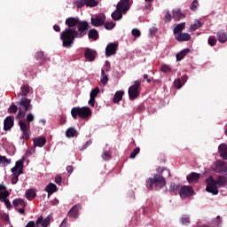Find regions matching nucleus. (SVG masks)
<instances>
[{
  "instance_id": "a211bd4d",
  "label": "nucleus",
  "mask_w": 227,
  "mask_h": 227,
  "mask_svg": "<svg viewBox=\"0 0 227 227\" xmlns=\"http://www.w3.org/2000/svg\"><path fill=\"white\" fill-rule=\"evenodd\" d=\"M186 180L188 184H198L200 180V174L192 172L187 176Z\"/></svg>"
},
{
  "instance_id": "680f3d73",
  "label": "nucleus",
  "mask_w": 227,
  "mask_h": 227,
  "mask_svg": "<svg viewBox=\"0 0 227 227\" xmlns=\"http://www.w3.org/2000/svg\"><path fill=\"white\" fill-rule=\"evenodd\" d=\"M35 58H36V59H42V58H43V51L36 52Z\"/></svg>"
},
{
  "instance_id": "2eb2a0df",
  "label": "nucleus",
  "mask_w": 227,
  "mask_h": 227,
  "mask_svg": "<svg viewBox=\"0 0 227 227\" xmlns=\"http://www.w3.org/2000/svg\"><path fill=\"white\" fill-rule=\"evenodd\" d=\"M79 210H81V204H75L68 211L67 216L77 219V217H79Z\"/></svg>"
},
{
  "instance_id": "6e6d98bb",
  "label": "nucleus",
  "mask_w": 227,
  "mask_h": 227,
  "mask_svg": "<svg viewBox=\"0 0 227 227\" xmlns=\"http://www.w3.org/2000/svg\"><path fill=\"white\" fill-rule=\"evenodd\" d=\"M160 70H161V72H164L166 74L168 72H171V67H169V66L163 65V66H161Z\"/></svg>"
},
{
  "instance_id": "a19ab883",
  "label": "nucleus",
  "mask_w": 227,
  "mask_h": 227,
  "mask_svg": "<svg viewBox=\"0 0 227 227\" xmlns=\"http://www.w3.org/2000/svg\"><path fill=\"white\" fill-rule=\"evenodd\" d=\"M8 196H10V192L5 190L4 192H0V201H4V200H6L8 198Z\"/></svg>"
},
{
  "instance_id": "1a4fd4ad",
  "label": "nucleus",
  "mask_w": 227,
  "mask_h": 227,
  "mask_svg": "<svg viewBox=\"0 0 227 227\" xmlns=\"http://www.w3.org/2000/svg\"><path fill=\"white\" fill-rule=\"evenodd\" d=\"M90 22L95 27H100V26H104V24H106V14L100 13L95 18H91Z\"/></svg>"
},
{
  "instance_id": "72a5a7b5",
  "label": "nucleus",
  "mask_w": 227,
  "mask_h": 227,
  "mask_svg": "<svg viewBox=\"0 0 227 227\" xmlns=\"http://www.w3.org/2000/svg\"><path fill=\"white\" fill-rule=\"evenodd\" d=\"M13 207H22L23 208H26V202H24V200L22 199H16L12 201Z\"/></svg>"
},
{
  "instance_id": "4468645a",
  "label": "nucleus",
  "mask_w": 227,
  "mask_h": 227,
  "mask_svg": "<svg viewBox=\"0 0 227 227\" xmlns=\"http://www.w3.org/2000/svg\"><path fill=\"white\" fill-rule=\"evenodd\" d=\"M81 20L79 18L69 17L66 20V26L67 29H75V26H79Z\"/></svg>"
},
{
  "instance_id": "473e14b6",
  "label": "nucleus",
  "mask_w": 227,
  "mask_h": 227,
  "mask_svg": "<svg viewBox=\"0 0 227 227\" xmlns=\"http://www.w3.org/2000/svg\"><path fill=\"white\" fill-rule=\"evenodd\" d=\"M89 38L91 40H98V31H97L95 28H91L89 31Z\"/></svg>"
},
{
  "instance_id": "7c9ffc66",
  "label": "nucleus",
  "mask_w": 227,
  "mask_h": 227,
  "mask_svg": "<svg viewBox=\"0 0 227 227\" xmlns=\"http://www.w3.org/2000/svg\"><path fill=\"white\" fill-rule=\"evenodd\" d=\"M20 175H24V172H12V185H15V184H17L19 182V176Z\"/></svg>"
},
{
  "instance_id": "774afa93",
  "label": "nucleus",
  "mask_w": 227,
  "mask_h": 227,
  "mask_svg": "<svg viewBox=\"0 0 227 227\" xmlns=\"http://www.w3.org/2000/svg\"><path fill=\"white\" fill-rule=\"evenodd\" d=\"M18 212L19 214H25L26 210L24 209V207H22V208H19Z\"/></svg>"
},
{
  "instance_id": "f704fd0d",
  "label": "nucleus",
  "mask_w": 227,
  "mask_h": 227,
  "mask_svg": "<svg viewBox=\"0 0 227 227\" xmlns=\"http://www.w3.org/2000/svg\"><path fill=\"white\" fill-rule=\"evenodd\" d=\"M8 164H12V159L6 158V156L0 155V166H8Z\"/></svg>"
},
{
  "instance_id": "09e8293b",
  "label": "nucleus",
  "mask_w": 227,
  "mask_h": 227,
  "mask_svg": "<svg viewBox=\"0 0 227 227\" xmlns=\"http://www.w3.org/2000/svg\"><path fill=\"white\" fill-rule=\"evenodd\" d=\"M199 4H200L198 3V0H194L190 6V10H192V12H196L198 10Z\"/></svg>"
},
{
  "instance_id": "79ce46f5",
  "label": "nucleus",
  "mask_w": 227,
  "mask_h": 227,
  "mask_svg": "<svg viewBox=\"0 0 227 227\" xmlns=\"http://www.w3.org/2000/svg\"><path fill=\"white\" fill-rule=\"evenodd\" d=\"M105 29H107V31H111V29L114 28L115 24L113 21H107L105 22Z\"/></svg>"
},
{
  "instance_id": "aec40b11",
  "label": "nucleus",
  "mask_w": 227,
  "mask_h": 227,
  "mask_svg": "<svg viewBox=\"0 0 227 227\" xmlns=\"http://www.w3.org/2000/svg\"><path fill=\"white\" fill-rule=\"evenodd\" d=\"M13 127V118L12 116H8L4 121V130H10Z\"/></svg>"
},
{
  "instance_id": "20e7f679",
  "label": "nucleus",
  "mask_w": 227,
  "mask_h": 227,
  "mask_svg": "<svg viewBox=\"0 0 227 227\" xmlns=\"http://www.w3.org/2000/svg\"><path fill=\"white\" fill-rule=\"evenodd\" d=\"M91 108L88 106H75L71 109V116L74 120H77V117L82 118V120H86L91 116Z\"/></svg>"
},
{
  "instance_id": "9d476101",
  "label": "nucleus",
  "mask_w": 227,
  "mask_h": 227,
  "mask_svg": "<svg viewBox=\"0 0 227 227\" xmlns=\"http://www.w3.org/2000/svg\"><path fill=\"white\" fill-rule=\"evenodd\" d=\"M193 192L192 186L184 185L180 188L179 196L182 200H185V198H191Z\"/></svg>"
},
{
  "instance_id": "a878e982",
  "label": "nucleus",
  "mask_w": 227,
  "mask_h": 227,
  "mask_svg": "<svg viewBox=\"0 0 227 227\" xmlns=\"http://www.w3.org/2000/svg\"><path fill=\"white\" fill-rule=\"evenodd\" d=\"M124 93L125 92L123 90L116 91L113 98L114 104H119L120 102H121V98H123Z\"/></svg>"
},
{
  "instance_id": "e2e57ef3",
  "label": "nucleus",
  "mask_w": 227,
  "mask_h": 227,
  "mask_svg": "<svg viewBox=\"0 0 227 227\" xmlns=\"http://www.w3.org/2000/svg\"><path fill=\"white\" fill-rule=\"evenodd\" d=\"M88 104L89 106H91V107H95V98H90Z\"/></svg>"
},
{
  "instance_id": "c03bdc74",
  "label": "nucleus",
  "mask_w": 227,
  "mask_h": 227,
  "mask_svg": "<svg viewBox=\"0 0 227 227\" xmlns=\"http://www.w3.org/2000/svg\"><path fill=\"white\" fill-rule=\"evenodd\" d=\"M111 152L109 151H105L102 154L103 160H111Z\"/></svg>"
},
{
  "instance_id": "f8f14e48",
  "label": "nucleus",
  "mask_w": 227,
  "mask_h": 227,
  "mask_svg": "<svg viewBox=\"0 0 227 227\" xmlns=\"http://www.w3.org/2000/svg\"><path fill=\"white\" fill-rule=\"evenodd\" d=\"M26 158H21L20 160H17L15 166L11 168L12 173H24V162Z\"/></svg>"
},
{
  "instance_id": "ddd939ff",
  "label": "nucleus",
  "mask_w": 227,
  "mask_h": 227,
  "mask_svg": "<svg viewBox=\"0 0 227 227\" xmlns=\"http://www.w3.org/2000/svg\"><path fill=\"white\" fill-rule=\"evenodd\" d=\"M116 49H118V43H108V45L106 48V58H109L110 56L116 54Z\"/></svg>"
},
{
  "instance_id": "69168bd1",
  "label": "nucleus",
  "mask_w": 227,
  "mask_h": 227,
  "mask_svg": "<svg viewBox=\"0 0 227 227\" xmlns=\"http://www.w3.org/2000/svg\"><path fill=\"white\" fill-rule=\"evenodd\" d=\"M53 29L56 31V33H59V31H61V27H59L58 25H54Z\"/></svg>"
},
{
  "instance_id": "4c0bfd02",
  "label": "nucleus",
  "mask_w": 227,
  "mask_h": 227,
  "mask_svg": "<svg viewBox=\"0 0 227 227\" xmlns=\"http://www.w3.org/2000/svg\"><path fill=\"white\" fill-rule=\"evenodd\" d=\"M208 45L211 47H214L215 43H217V39L215 38V35H210L207 40Z\"/></svg>"
},
{
  "instance_id": "412c9836",
  "label": "nucleus",
  "mask_w": 227,
  "mask_h": 227,
  "mask_svg": "<svg viewBox=\"0 0 227 227\" xmlns=\"http://www.w3.org/2000/svg\"><path fill=\"white\" fill-rule=\"evenodd\" d=\"M46 192H48V196L54 194V192H58V186L54 184V183H50L44 189Z\"/></svg>"
},
{
  "instance_id": "9b49d317",
  "label": "nucleus",
  "mask_w": 227,
  "mask_h": 227,
  "mask_svg": "<svg viewBox=\"0 0 227 227\" xmlns=\"http://www.w3.org/2000/svg\"><path fill=\"white\" fill-rule=\"evenodd\" d=\"M130 6H132V2H130V0H120L116 7L121 12L127 13L130 10Z\"/></svg>"
},
{
  "instance_id": "e433bc0d",
  "label": "nucleus",
  "mask_w": 227,
  "mask_h": 227,
  "mask_svg": "<svg viewBox=\"0 0 227 227\" xmlns=\"http://www.w3.org/2000/svg\"><path fill=\"white\" fill-rule=\"evenodd\" d=\"M200 27H201V21L196 20L194 24L190 27V31H196V29H200Z\"/></svg>"
},
{
  "instance_id": "49530a36",
  "label": "nucleus",
  "mask_w": 227,
  "mask_h": 227,
  "mask_svg": "<svg viewBox=\"0 0 227 227\" xmlns=\"http://www.w3.org/2000/svg\"><path fill=\"white\" fill-rule=\"evenodd\" d=\"M98 93H100V89H98V87H96L94 90H91L90 97L91 98H95L97 95H98Z\"/></svg>"
},
{
  "instance_id": "f03ea898",
  "label": "nucleus",
  "mask_w": 227,
  "mask_h": 227,
  "mask_svg": "<svg viewBox=\"0 0 227 227\" xmlns=\"http://www.w3.org/2000/svg\"><path fill=\"white\" fill-rule=\"evenodd\" d=\"M157 173L153 176L155 190L160 191L166 186V178L164 176H171V172L166 168H158Z\"/></svg>"
},
{
  "instance_id": "bf43d9fd",
  "label": "nucleus",
  "mask_w": 227,
  "mask_h": 227,
  "mask_svg": "<svg viewBox=\"0 0 227 227\" xmlns=\"http://www.w3.org/2000/svg\"><path fill=\"white\" fill-rule=\"evenodd\" d=\"M61 182H63V177H61V176H56V177H55V184L59 185L61 184Z\"/></svg>"
},
{
  "instance_id": "c756f323",
  "label": "nucleus",
  "mask_w": 227,
  "mask_h": 227,
  "mask_svg": "<svg viewBox=\"0 0 227 227\" xmlns=\"http://www.w3.org/2000/svg\"><path fill=\"white\" fill-rule=\"evenodd\" d=\"M26 198L29 200V201L35 200L36 198V192H35L33 189H28L26 192Z\"/></svg>"
},
{
  "instance_id": "603ef678",
  "label": "nucleus",
  "mask_w": 227,
  "mask_h": 227,
  "mask_svg": "<svg viewBox=\"0 0 227 227\" xmlns=\"http://www.w3.org/2000/svg\"><path fill=\"white\" fill-rule=\"evenodd\" d=\"M2 203H4V205L6 206V207L9 210H10V208H13V206H12V203L10 202V200L8 199L2 200Z\"/></svg>"
},
{
  "instance_id": "ea45409f",
  "label": "nucleus",
  "mask_w": 227,
  "mask_h": 227,
  "mask_svg": "<svg viewBox=\"0 0 227 227\" xmlns=\"http://www.w3.org/2000/svg\"><path fill=\"white\" fill-rule=\"evenodd\" d=\"M19 111V107L15 104H12L8 108V113L12 114H15Z\"/></svg>"
},
{
  "instance_id": "7ed1b4c3",
  "label": "nucleus",
  "mask_w": 227,
  "mask_h": 227,
  "mask_svg": "<svg viewBox=\"0 0 227 227\" xmlns=\"http://www.w3.org/2000/svg\"><path fill=\"white\" fill-rule=\"evenodd\" d=\"M206 182L207 184L206 187L207 192H210L211 194H214L215 196L219 194V190L217 189V185H225L227 179L226 177L220 176L218 179L215 181L214 180V177L209 176L207 179H206Z\"/></svg>"
},
{
  "instance_id": "5fc2aeb1",
  "label": "nucleus",
  "mask_w": 227,
  "mask_h": 227,
  "mask_svg": "<svg viewBox=\"0 0 227 227\" xmlns=\"http://www.w3.org/2000/svg\"><path fill=\"white\" fill-rule=\"evenodd\" d=\"M26 120L27 123H31V121H34L35 120V115H33V114H27Z\"/></svg>"
},
{
  "instance_id": "b1692460",
  "label": "nucleus",
  "mask_w": 227,
  "mask_h": 227,
  "mask_svg": "<svg viewBox=\"0 0 227 227\" xmlns=\"http://www.w3.org/2000/svg\"><path fill=\"white\" fill-rule=\"evenodd\" d=\"M21 92L18 93L17 97L18 98H20V97L26 98L27 97V94L29 93L30 87L29 85H22L21 88Z\"/></svg>"
},
{
  "instance_id": "6e6552de",
  "label": "nucleus",
  "mask_w": 227,
  "mask_h": 227,
  "mask_svg": "<svg viewBox=\"0 0 227 227\" xmlns=\"http://www.w3.org/2000/svg\"><path fill=\"white\" fill-rule=\"evenodd\" d=\"M76 7L78 9L84 8H95V6H98V1L97 0H76L75 1Z\"/></svg>"
},
{
  "instance_id": "37998d69",
  "label": "nucleus",
  "mask_w": 227,
  "mask_h": 227,
  "mask_svg": "<svg viewBox=\"0 0 227 227\" xmlns=\"http://www.w3.org/2000/svg\"><path fill=\"white\" fill-rule=\"evenodd\" d=\"M141 149L139 147H136L133 152L129 155V159H136V156L138 155Z\"/></svg>"
},
{
  "instance_id": "864d4df0",
  "label": "nucleus",
  "mask_w": 227,
  "mask_h": 227,
  "mask_svg": "<svg viewBox=\"0 0 227 227\" xmlns=\"http://www.w3.org/2000/svg\"><path fill=\"white\" fill-rule=\"evenodd\" d=\"M164 21L165 22H170L171 21V12H169V11L166 12V15L164 17Z\"/></svg>"
},
{
  "instance_id": "f257e3e1",
  "label": "nucleus",
  "mask_w": 227,
  "mask_h": 227,
  "mask_svg": "<svg viewBox=\"0 0 227 227\" xmlns=\"http://www.w3.org/2000/svg\"><path fill=\"white\" fill-rule=\"evenodd\" d=\"M90 29V24L88 21L82 20L79 21L77 29L75 28H66L60 34V40L62 41V45L66 49H70L75 42V38H82L86 36L88 30Z\"/></svg>"
},
{
  "instance_id": "bb28decb",
  "label": "nucleus",
  "mask_w": 227,
  "mask_h": 227,
  "mask_svg": "<svg viewBox=\"0 0 227 227\" xmlns=\"http://www.w3.org/2000/svg\"><path fill=\"white\" fill-rule=\"evenodd\" d=\"M123 13L124 12L116 7V10L112 12L113 20H121V19H123Z\"/></svg>"
},
{
  "instance_id": "c85d7f7f",
  "label": "nucleus",
  "mask_w": 227,
  "mask_h": 227,
  "mask_svg": "<svg viewBox=\"0 0 227 227\" xmlns=\"http://www.w3.org/2000/svg\"><path fill=\"white\" fill-rule=\"evenodd\" d=\"M184 29H185V23H179L177 26H176L174 28L175 38L176 35H181Z\"/></svg>"
},
{
  "instance_id": "423d86ee",
  "label": "nucleus",
  "mask_w": 227,
  "mask_h": 227,
  "mask_svg": "<svg viewBox=\"0 0 227 227\" xmlns=\"http://www.w3.org/2000/svg\"><path fill=\"white\" fill-rule=\"evenodd\" d=\"M141 82L135 81L134 84L129 88L128 93L130 100H136L141 94Z\"/></svg>"
},
{
  "instance_id": "13d9d810",
  "label": "nucleus",
  "mask_w": 227,
  "mask_h": 227,
  "mask_svg": "<svg viewBox=\"0 0 227 227\" xmlns=\"http://www.w3.org/2000/svg\"><path fill=\"white\" fill-rule=\"evenodd\" d=\"M91 143H93V141L88 140L85 143V145L80 149V152H82V150H86V148H88V146L91 145Z\"/></svg>"
},
{
  "instance_id": "8fccbe9b",
  "label": "nucleus",
  "mask_w": 227,
  "mask_h": 227,
  "mask_svg": "<svg viewBox=\"0 0 227 227\" xmlns=\"http://www.w3.org/2000/svg\"><path fill=\"white\" fill-rule=\"evenodd\" d=\"M131 33L135 36V38H139V36H141V32L137 28H133Z\"/></svg>"
},
{
  "instance_id": "052dcab7",
  "label": "nucleus",
  "mask_w": 227,
  "mask_h": 227,
  "mask_svg": "<svg viewBox=\"0 0 227 227\" xmlns=\"http://www.w3.org/2000/svg\"><path fill=\"white\" fill-rule=\"evenodd\" d=\"M68 226V218H65L59 227H67Z\"/></svg>"
},
{
  "instance_id": "338daca9",
  "label": "nucleus",
  "mask_w": 227,
  "mask_h": 227,
  "mask_svg": "<svg viewBox=\"0 0 227 227\" xmlns=\"http://www.w3.org/2000/svg\"><path fill=\"white\" fill-rule=\"evenodd\" d=\"M181 82L184 84V82H187V75H183L180 79Z\"/></svg>"
},
{
  "instance_id": "6ab92c4d",
  "label": "nucleus",
  "mask_w": 227,
  "mask_h": 227,
  "mask_svg": "<svg viewBox=\"0 0 227 227\" xmlns=\"http://www.w3.org/2000/svg\"><path fill=\"white\" fill-rule=\"evenodd\" d=\"M34 145L38 146L39 148H42L43 146H45V144L47 143V139L45 137H39L33 139Z\"/></svg>"
},
{
  "instance_id": "c9c22d12",
  "label": "nucleus",
  "mask_w": 227,
  "mask_h": 227,
  "mask_svg": "<svg viewBox=\"0 0 227 227\" xmlns=\"http://www.w3.org/2000/svg\"><path fill=\"white\" fill-rule=\"evenodd\" d=\"M75 134H77V130H75V129H74V128H68L66 130L67 137H74Z\"/></svg>"
},
{
  "instance_id": "a18cd8bd",
  "label": "nucleus",
  "mask_w": 227,
  "mask_h": 227,
  "mask_svg": "<svg viewBox=\"0 0 227 227\" xmlns=\"http://www.w3.org/2000/svg\"><path fill=\"white\" fill-rule=\"evenodd\" d=\"M153 184H155V181L153 178L150 177L146 180V187L147 189H153Z\"/></svg>"
},
{
  "instance_id": "f3484780",
  "label": "nucleus",
  "mask_w": 227,
  "mask_h": 227,
  "mask_svg": "<svg viewBox=\"0 0 227 227\" xmlns=\"http://www.w3.org/2000/svg\"><path fill=\"white\" fill-rule=\"evenodd\" d=\"M172 19H174L176 22H178L181 19H185V14L182 13L180 9H175L172 11Z\"/></svg>"
},
{
  "instance_id": "5701e85b",
  "label": "nucleus",
  "mask_w": 227,
  "mask_h": 227,
  "mask_svg": "<svg viewBox=\"0 0 227 227\" xmlns=\"http://www.w3.org/2000/svg\"><path fill=\"white\" fill-rule=\"evenodd\" d=\"M176 40H177V42H189V40H191V35L188 33L178 34L176 35Z\"/></svg>"
},
{
  "instance_id": "0e129e2a",
  "label": "nucleus",
  "mask_w": 227,
  "mask_h": 227,
  "mask_svg": "<svg viewBox=\"0 0 227 227\" xmlns=\"http://www.w3.org/2000/svg\"><path fill=\"white\" fill-rule=\"evenodd\" d=\"M67 171L69 175H72V173H74V167L73 166H67Z\"/></svg>"
},
{
  "instance_id": "2f4dec72",
  "label": "nucleus",
  "mask_w": 227,
  "mask_h": 227,
  "mask_svg": "<svg viewBox=\"0 0 227 227\" xmlns=\"http://www.w3.org/2000/svg\"><path fill=\"white\" fill-rule=\"evenodd\" d=\"M109 82V78L107 77V74H106V71L101 70V80H100V85L106 86L107 82Z\"/></svg>"
},
{
  "instance_id": "3c124183",
  "label": "nucleus",
  "mask_w": 227,
  "mask_h": 227,
  "mask_svg": "<svg viewBox=\"0 0 227 227\" xmlns=\"http://www.w3.org/2000/svg\"><path fill=\"white\" fill-rule=\"evenodd\" d=\"M174 86H176L177 90H180V88H182V80H180L179 78L176 79L174 81Z\"/></svg>"
},
{
  "instance_id": "39448f33",
  "label": "nucleus",
  "mask_w": 227,
  "mask_h": 227,
  "mask_svg": "<svg viewBox=\"0 0 227 227\" xmlns=\"http://www.w3.org/2000/svg\"><path fill=\"white\" fill-rule=\"evenodd\" d=\"M19 113L17 118H24L27 111L33 109V105H31V99L27 98H22L19 102H17Z\"/></svg>"
},
{
  "instance_id": "4d7b16f0",
  "label": "nucleus",
  "mask_w": 227,
  "mask_h": 227,
  "mask_svg": "<svg viewBox=\"0 0 227 227\" xmlns=\"http://www.w3.org/2000/svg\"><path fill=\"white\" fill-rule=\"evenodd\" d=\"M180 189V185L176 184L175 183H171L170 191H178Z\"/></svg>"
},
{
  "instance_id": "dca6fc26",
  "label": "nucleus",
  "mask_w": 227,
  "mask_h": 227,
  "mask_svg": "<svg viewBox=\"0 0 227 227\" xmlns=\"http://www.w3.org/2000/svg\"><path fill=\"white\" fill-rule=\"evenodd\" d=\"M84 57L88 61H95V58H97V51L87 48L84 52Z\"/></svg>"
},
{
  "instance_id": "58836bf2",
  "label": "nucleus",
  "mask_w": 227,
  "mask_h": 227,
  "mask_svg": "<svg viewBox=\"0 0 227 227\" xmlns=\"http://www.w3.org/2000/svg\"><path fill=\"white\" fill-rule=\"evenodd\" d=\"M221 225V216H216L215 219L211 221V226L212 227H218Z\"/></svg>"
},
{
  "instance_id": "cd10ccee",
  "label": "nucleus",
  "mask_w": 227,
  "mask_h": 227,
  "mask_svg": "<svg viewBox=\"0 0 227 227\" xmlns=\"http://www.w3.org/2000/svg\"><path fill=\"white\" fill-rule=\"evenodd\" d=\"M191 52V49L186 48L183 51H181L179 53L176 54V60L177 61H182L183 59L185 58Z\"/></svg>"
},
{
  "instance_id": "4be33fe9",
  "label": "nucleus",
  "mask_w": 227,
  "mask_h": 227,
  "mask_svg": "<svg viewBox=\"0 0 227 227\" xmlns=\"http://www.w3.org/2000/svg\"><path fill=\"white\" fill-rule=\"evenodd\" d=\"M217 40L220 42V43H226L227 42V34L224 32V30H219L216 33Z\"/></svg>"
},
{
  "instance_id": "393cba45",
  "label": "nucleus",
  "mask_w": 227,
  "mask_h": 227,
  "mask_svg": "<svg viewBox=\"0 0 227 227\" xmlns=\"http://www.w3.org/2000/svg\"><path fill=\"white\" fill-rule=\"evenodd\" d=\"M220 157H223L225 160H227V145L226 144H222L218 147Z\"/></svg>"
},
{
  "instance_id": "de8ad7c7",
  "label": "nucleus",
  "mask_w": 227,
  "mask_h": 227,
  "mask_svg": "<svg viewBox=\"0 0 227 227\" xmlns=\"http://www.w3.org/2000/svg\"><path fill=\"white\" fill-rule=\"evenodd\" d=\"M182 224H189L191 223V219L189 218V215H184L181 218Z\"/></svg>"
},
{
  "instance_id": "0eeeda50",
  "label": "nucleus",
  "mask_w": 227,
  "mask_h": 227,
  "mask_svg": "<svg viewBox=\"0 0 227 227\" xmlns=\"http://www.w3.org/2000/svg\"><path fill=\"white\" fill-rule=\"evenodd\" d=\"M19 125L22 132L21 139L24 141L31 139V125L29 123H26L24 121H20Z\"/></svg>"
}]
</instances>
